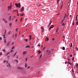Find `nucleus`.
Wrapping results in <instances>:
<instances>
[{"label": "nucleus", "instance_id": "obj_1", "mask_svg": "<svg viewBox=\"0 0 78 78\" xmlns=\"http://www.w3.org/2000/svg\"><path fill=\"white\" fill-rule=\"evenodd\" d=\"M11 8H12V5L11 3L10 6H9L8 7V10L9 11V10H10V9H11Z\"/></svg>", "mask_w": 78, "mask_h": 78}, {"label": "nucleus", "instance_id": "obj_2", "mask_svg": "<svg viewBox=\"0 0 78 78\" xmlns=\"http://www.w3.org/2000/svg\"><path fill=\"white\" fill-rule=\"evenodd\" d=\"M18 69H19V70H24L25 68L23 67H20L19 66L17 68Z\"/></svg>", "mask_w": 78, "mask_h": 78}, {"label": "nucleus", "instance_id": "obj_3", "mask_svg": "<svg viewBox=\"0 0 78 78\" xmlns=\"http://www.w3.org/2000/svg\"><path fill=\"white\" fill-rule=\"evenodd\" d=\"M53 27H54V26H53V25H51L49 29V30H51V28H53Z\"/></svg>", "mask_w": 78, "mask_h": 78}, {"label": "nucleus", "instance_id": "obj_4", "mask_svg": "<svg viewBox=\"0 0 78 78\" xmlns=\"http://www.w3.org/2000/svg\"><path fill=\"white\" fill-rule=\"evenodd\" d=\"M21 12H23L24 11V7H22L21 9Z\"/></svg>", "mask_w": 78, "mask_h": 78}, {"label": "nucleus", "instance_id": "obj_5", "mask_svg": "<svg viewBox=\"0 0 78 78\" xmlns=\"http://www.w3.org/2000/svg\"><path fill=\"white\" fill-rule=\"evenodd\" d=\"M30 48V45H28L26 47V48Z\"/></svg>", "mask_w": 78, "mask_h": 78}, {"label": "nucleus", "instance_id": "obj_6", "mask_svg": "<svg viewBox=\"0 0 78 78\" xmlns=\"http://www.w3.org/2000/svg\"><path fill=\"white\" fill-rule=\"evenodd\" d=\"M42 54H41L40 55V56L39 58V59H41V58H42Z\"/></svg>", "mask_w": 78, "mask_h": 78}, {"label": "nucleus", "instance_id": "obj_7", "mask_svg": "<svg viewBox=\"0 0 78 78\" xmlns=\"http://www.w3.org/2000/svg\"><path fill=\"white\" fill-rule=\"evenodd\" d=\"M67 17V14H65V16L63 19V20H65V17Z\"/></svg>", "mask_w": 78, "mask_h": 78}, {"label": "nucleus", "instance_id": "obj_8", "mask_svg": "<svg viewBox=\"0 0 78 78\" xmlns=\"http://www.w3.org/2000/svg\"><path fill=\"white\" fill-rule=\"evenodd\" d=\"M41 29L42 32H43L44 31V28L42 26L41 27Z\"/></svg>", "mask_w": 78, "mask_h": 78}, {"label": "nucleus", "instance_id": "obj_9", "mask_svg": "<svg viewBox=\"0 0 78 78\" xmlns=\"http://www.w3.org/2000/svg\"><path fill=\"white\" fill-rule=\"evenodd\" d=\"M17 37V33H16L15 34V39H14V40H16V37Z\"/></svg>", "mask_w": 78, "mask_h": 78}, {"label": "nucleus", "instance_id": "obj_10", "mask_svg": "<svg viewBox=\"0 0 78 78\" xmlns=\"http://www.w3.org/2000/svg\"><path fill=\"white\" fill-rule=\"evenodd\" d=\"M45 42H46V41H48V37H46V38L45 39Z\"/></svg>", "mask_w": 78, "mask_h": 78}, {"label": "nucleus", "instance_id": "obj_11", "mask_svg": "<svg viewBox=\"0 0 78 78\" xmlns=\"http://www.w3.org/2000/svg\"><path fill=\"white\" fill-rule=\"evenodd\" d=\"M42 53V52H41V51L40 50H39L38 51V53L39 55H40V53Z\"/></svg>", "mask_w": 78, "mask_h": 78}, {"label": "nucleus", "instance_id": "obj_12", "mask_svg": "<svg viewBox=\"0 0 78 78\" xmlns=\"http://www.w3.org/2000/svg\"><path fill=\"white\" fill-rule=\"evenodd\" d=\"M29 40L31 41V35L29 36Z\"/></svg>", "mask_w": 78, "mask_h": 78}, {"label": "nucleus", "instance_id": "obj_13", "mask_svg": "<svg viewBox=\"0 0 78 78\" xmlns=\"http://www.w3.org/2000/svg\"><path fill=\"white\" fill-rule=\"evenodd\" d=\"M27 53V51H24L23 52V54L25 55V54H26Z\"/></svg>", "mask_w": 78, "mask_h": 78}, {"label": "nucleus", "instance_id": "obj_14", "mask_svg": "<svg viewBox=\"0 0 78 78\" xmlns=\"http://www.w3.org/2000/svg\"><path fill=\"white\" fill-rule=\"evenodd\" d=\"M25 67H26L27 66V63H25Z\"/></svg>", "mask_w": 78, "mask_h": 78}, {"label": "nucleus", "instance_id": "obj_15", "mask_svg": "<svg viewBox=\"0 0 78 78\" xmlns=\"http://www.w3.org/2000/svg\"><path fill=\"white\" fill-rule=\"evenodd\" d=\"M59 0H57V3H59Z\"/></svg>", "mask_w": 78, "mask_h": 78}, {"label": "nucleus", "instance_id": "obj_16", "mask_svg": "<svg viewBox=\"0 0 78 78\" xmlns=\"http://www.w3.org/2000/svg\"><path fill=\"white\" fill-rule=\"evenodd\" d=\"M3 36L4 37V39H6V37H5L6 35H3Z\"/></svg>", "mask_w": 78, "mask_h": 78}, {"label": "nucleus", "instance_id": "obj_17", "mask_svg": "<svg viewBox=\"0 0 78 78\" xmlns=\"http://www.w3.org/2000/svg\"><path fill=\"white\" fill-rule=\"evenodd\" d=\"M9 42H8L7 43V46L8 47L9 46Z\"/></svg>", "mask_w": 78, "mask_h": 78}, {"label": "nucleus", "instance_id": "obj_18", "mask_svg": "<svg viewBox=\"0 0 78 78\" xmlns=\"http://www.w3.org/2000/svg\"><path fill=\"white\" fill-rule=\"evenodd\" d=\"M52 21H50V23H49V26H50V25H51V23H52Z\"/></svg>", "mask_w": 78, "mask_h": 78}, {"label": "nucleus", "instance_id": "obj_19", "mask_svg": "<svg viewBox=\"0 0 78 78\" xmlns=\"http://www.w3.org/2000/svg\"><path fill=\"white\" fill-rule=\"evenodd\" d=\"M15 5L16 6V8H18V4L17 3Z\"/></svg>", "mask_w": 78, "mask_h": 78}, {"label": "nucleus", "instance_id": "obj_20", "mask_svg": "<svg viewBox=\"0 0 78 78\" xmlns=\"http://www.w3.org/2000/svg\"><path fill=\"white\" fill-rule=\"evenodd\" d=\"M5 32H4V35H6V30H5Z\"/></svg>", "mask_w": 78, "mask_h": 78}, {"label": "nucleus", "instance_id": "obj_21", "mask_svg": "<svg viewBox=\"0 0 78 78\" xmlns=\"http://www.w3.org/2000/svg\"><path fill=\"white\" fill-rule=\"evenodd\" d=\"M71 48L72 47V43H70V46Z\"/></svg>", "mask_w": 78, "mask_h": 78}, {"label": "nucleus", "instance_id": "obj_22", "mask_svg": "<svg viewBox=\"0 0 78 78\" xmlns=\"http://www.w3.org/2000/svg\"><path fill=\"white\" fill-rule=\"evenodd\" d=\"M24 41H25V42H27V41H28V39H27V38H26V39H24Z\"/></svg>", "mask_w": 78, "mask_h": 78}, {"label": "nucleus", "instance_id": "obj_23", "mask_svg": "<svg viewBox=\"0 0 78 78\" xmlns=\"http://www.w3.org/2000/svg\"><path fill=\"white\" fill-rule=\"evenodd\" d=\"M18 6L19 8H20V3L18 4Z\"/></svg>", "mask_w": 78, "mask_h": 78}, {"label": "nucleus", "instance_id": "obj_24", "mask_svg": "<svg viewBox=\"0 0 78 78\" xmlns=\"http://www.w3.org/2000/svg\"><path fill=\"white\" fill-rule=\"evenodd\" d=\"M11 32L10 31H9V33H8V34H11Z\"/></svg>", "mask_w": 78, "mask_h": 78}, {"label": "nucleus", "instance_id": "obj_25", "mask_svg": "<svg viewBox=\"0 0 78 78\" xmlns=\"http://www.w3.org/2000/svg\"><path fill=\"white\" fill-rule=\"evenodd\" d=\"M62 50H65V47H63Z\"/></svg>", "mask_w": 78, "mask_h": 78}, {"label": "nucleus", "instance_id": "obj_26", "mask_svg": "<svg viewBox=\"0 0 78 78\" xmlns=\"http://www.w3.org/2000/svg\"><path fill=\"white\" fill-rule=\"evenodd\" d=\"M4 22H5V23H7V22H7V21H6V20H4Z\"/></svg>", "mask_w": 78, "mask_h": 78}, {"label": "nucleus", "instance_id": "obj_27", "mask_svg": "<svg viewBox=\"0 0 78 78\" xmlns=\"http://www.w3.org/2000/svg\"><path fill=\"white\" fill-rule=\"evenodd\" d=\"M16 53H17V52H16V53L13 55V56H16Z\"/></svg>", "mask_w": 78, "mask_h": 78}, {"label": "nucleus", "instance_id": "obj_28", "mask_svg": "<svg viewBox=\"0 0 78 78\" xmlns=\"http://www.w3.org/2000/svg\"><path fill=\"white\" fill-rule=\"evenodd\" d=\"M11 25H12V24H11V23H9V26L11 27Z\"/></svg>", "mask_w": 78, "mask_h": 78}, {"label": "nucleus", "instance_id": "obj_29", "mask_svg": "<svg viewBox=\"0 0 78 78\" xmlns=\"http://www.w3.org/2000/svg\"><path fill=\"white\" fill-rule=\"evenodd\" d=\"M75 49H76L77 51H78V48L77 47H75Z\"/></svg>", "mask_w": 78, "mask_h": 78}, {"label": "nucleus", "instance_id": "obj_30", "mask_svg": "<svg viewBox=\"0 0 78 78\" xmlns=\"http://www.w3.org/2000/svg\"><path fill=\"white\" fill-rule=\"evenodd\" d=\"M58 30H59L58 29V28H57L56 30V33H58Z\"/></svg>", "mask_w": 78, "mask_h": 78}, {"label": "nucleus", "instance_id": "obj_31", "mask_svg": "<svg viewBox=\"0 0 78 78\" xmlns=\"http://www.w3.org/2000/svg\"><path fill=\"white\" fill-rule=\"evenodd\" d=\"M14 48V47H13L12 48H11V49L12 50H13Z\"/></svg>", "mask_w": 78, "mask_h": 78}, {"label": "nucleus", "instance_id": "obj_32", "mask_svg": "<svg viewBox=\"0 0 78 78\" xmlns=\"http://www.w3.org/2000/svg\"><path fill=\"white\" fill-rule=\"evenodd\" d=\"M48 54H50V51H49L47 53Z\"/></svg>", "mask_w": 78, "mask_h": 78}, {"label": "nucleus", "instance_id": "obj_33", "mask_svg": "<svg viewBox=\"0 0 78 78\" xmlns=\"http://www.w3.org/2000/svg\"><path fill=\"white\" fill-rule=\"evenodd\" d=\"M8 65H9L8 66H9V67H11V66H10V64L9 63Z\"/></svg>", "mask_w": 78, "mask_h": 78}, {"label": "nucleus", "instance_id": "obj_34", "mask_svg": "<svg viewBox=\"0 0 78 78\" xmlns=\"http://www.w3.org/2000/svg\"><path fill=\"white\" fill-rule=\"evenodd\" d=\"M9 20H11V16L9 17Z\"/></svg>", "mask_w": 78, "mask_h": 78}, {"label": "nucleus", "instance_id": "obj_35", "mask_svg": "<svg viewBox=\"0 0 78 78\" xmlns=\"http://www.w3.org/2000/svg\"><path fill=\"white\" fill-rule=\"evenodd\" d=\"M24 15V13H23V14H21L20 15V16H23V15Z\"/></svg>", "mask_w": 78, "mask_h": 78}, {"label": "nucleus", "instance_id": "obj_36", "mask_svg": "<svg viewBox=\"0 0 78 78\" xmlns=\"http://www.w3.org/2000/svg\"><path fill=\"white\" fill-rule=\"evenodd\" d=\"M74 23H74V22H73V24H72L73 25H74Z\"/></svg>", "mask_w": 78, "mask_h": 78}, {"label": "nucleus", "instance_id": "obj_37", "mask_svg": "<svg viewBox=\"0 0 78 78\" xmlns=\"http://www.w3.org/2000/svg\"><path fill=\"white\" fill-rule=\"evenodd\" d=\"M76 25H78V21H77L76 23Z\"/></svg>", "mask_w": 78, "mask_h": 78}, {"label": "nucleus", "instance_id": "obj_38", "mask_svg": "<svg viewBox=\"0 0 78 78\" xmlns=\"http://www.w3.org/2000/svg\"><path fill=\"white\" fill-rule=\"evenodd\" d=\"M69 64V62H65V64Z\"/></svg>", "mask_w": 78, "mask_h": 78}, {"label": "nucleus", "instance_id": "obj_39", "mask_svg": "<svg viewBox=\"0 0 78 78\" xmlns=\"http://www.w3.org/2000/svg\"><path fill=\"white\" fill-rule=\"evenodd\" d=\"M33 55H31V56H30V58H33Z\"/></svg>", "mask_w": 78, "mask_h": 78}, {"label": "nucleus", "instance_id": "obj_40", "mask_svg": "<svg viewBox=\"0 0 78 78\" xmlns=\"http://www.w3.org/2000/svg\"><path fill=\"white\" fill-rule=\"evenodd\" d=\"M4 42H5V43H6V39L5 40V41H4Z\"/></svg>", "mask_w": 78, "mask_h": 78}, {"label": "nucleus", "instance_id": "obj_41", "mask_svg": "<svg viewBox=\"0 0 78 78\" xmlns=\"http://www.w3.org/2000/svg\"><path fill=\"white\" fill-rule=\"evenodd\" d=\"M7 53L8 55V54H9V53H10V52H7Z\"/></svg>", "mask_w": 78, "mask_h": 78}, {"label": "nucleus", "instance_id": "obj_42", "mask_svg": "<svg viewBox=\"0 0 78 78\" xmlns=\"http://www.w3.org/2000/svg\"><path fill=\"white\" fill-rule=\"evenodd\" d=\"M16 31H17L18 30V29H17V28L16 29Z\"/></svg>", "mask_w": 78, "mask_h": 78}, {"label": "nucleus", "instance_id": "obj_43", "mask_svg": "<svg viewBox=\"0 0 78 78\" xmlns=\"http://www.w3.org/2000/svg\"><path fill=\"white\" fill-rule=\"evenodd\" d=\"M63 21H64V20H63L62 21V22H61V23H63Z\"/></svg>", "mask_w": 78, "mask_h": 78}, {"label": "nucleus", "instance_id": "obj_44", "mask_svg": "<svg viewBox=\"0 0 78 78\" xmlns=\"http://www.w3.org/2000/svg\"><path fill=\"white\" fill-rule=\"evenodd\" d=\"M22 19H23V18H21V19H20L21 22H22Z\"/></svg>", "mask_w": 78, "mask_h": 78}, {"label": "nucleus", "instance_id": "obj_45", "mask_svg": "<svg viewBox=\"0 0 78 78\" xmlns=\"http://www.w3.org/2000/svg\"><path fill=\"white\" fill-rule=\"evenodd\" d=\"M8 54L7 53L5 54V56H7V55H8Z\"/></svg>", "mask_w": 78, "mask_h": 78}, {"label": "nucleus", "instance_id": "obj_46", "mask_svg": "<svg viewBox=\"0 0 78 78\" xmlns=\"http://www.w3.org/2000/svg\"><path fill=\"white\" fill-rule=\"evenodd\" d=\"M72 72H73H73H74V71H73V69H72Z\"/></svg>", "mask_w": 78, "mask_h": 78}, {"label": "nucleus", "instance_id": "obj_47", "mask_svg": "<svg viewBox=\"0 0 78 78\" xmlns=\"http://www.w3.org/2000/svg\"><path fill=\"white\" fill-rule=\"evenodd\" d=\"M16 63H17L18 62V61H17V60H16Z\"/></svg>", "mask_w": 78, "mask_h": 78}, {"label": "nucleus", "instance_id": "obj_48", "mask_svg": "<svg viewBox=\"0 0 78 78\" xmlns=\"http://www.w3.org/2000/svg\"><path fill=\"white\" fill-rule=\"evenodd\" d=\"M30 67L29 66L27 67V69H29V68H30Z\"/></svg>", "mask_w": 78, "mask_h": 78}, {"label": "nucleus", "instance_id": "obj_49", "mask_svg": "<svg viewBox=\"0 0 78 78\" xmlns=\"http://www.w3.org/2000/svg\"><path fill=\"white\" fill-rule=\"evenodd\" d=\"M17 16H19V13H17Z\"/></svg>", "mask_w": 78, "mask_h": 78}, {"label": "nucleus", "instance_id": "obj_50", "mask_svg": "<svg viewBox=\"0 0 78 78\" xmlns=\"http://www.w3.org/2000/svg\"><path fill=\"white\" fill-rule=\"evenodd\" d=\"M14 37V34H13V35L12 36V37Z\"/></svg>", "mask_w": 78, "mask_h": 78}, {"label": "nucleus", "instance_id": "obj_51", "mask_svg": "<svg viewBox=\"0 0 78 78\" xmlns=\"http://www.w3.org/2000/svg\"><path fill=\"white\" fill-rule=\"evenodd\" d=\"M72 60H74V57H73V58Z\"/></svg>", "mask_w": 78, "mask_h": 78}, {"label": "nucleus", "instance_id": "obj_52", "mask_svg": "<svg viewBox=\"0 0 78 78\" xmlns=\"http://www.w3.org/2000/svg\"><path fill=\"white\" fill-rule=\"evenodd\" d=\"M64 23H63V24H62V26H64Z\"/></svg>", "mask_w": 78, "mask_h": 78}, {"label": "nucleus", "instance_id": "obj_53", "mask_svg": "<svg viewBox=\"0 0 78 78\" xmlns=\"http://www.w3.org/2000/svg\"><path fill=\"white\" fill-rule=\"evenodd\" d=\"M3 51H5V49H4V50H3Z\"/></svg>", "mask_w": 78, "mask_h": 78}, {"label": "nucleus", "instance_id": "obj_54", "mask_svg": "<svg viewBox=\"0 0 78 78\" xmlns=\"http://www.w3.org/2000/svg\"><path fill=\"white\" fill-rule=\"evenodd\" d=\"M2 38L1 37H0V40H2Z\"/></svg>", "mask_w": 78, "mask_h": 78}, {"label": "nucleus", "instance_id": "obj_55", "mask_svg": "<svg viewBox=\"0 0 78 78\" xmlns=\"http://www.w3.org/2000/svg\"><path fill=\"white\" fill-rule=\"evenodd\" d=\"M45 47H44L43 49V50H44V49H45Z\"/></svg>", "mask_w": 78, "mask_h": 78}, {"label": "nucleus", "instance_id": "obj_56", "mask_svg": "<svg viewBox=\"0 0 78 78\" xmlns=\"http://www.w3.org/2000/svg\"><path fill=\"white\" fill-rule=\"evenodd\" d=\"M76 20H77V16L76 17Z\"/></svg>", "mask_w": 78, "mask_h": 78}, {"label": "nucleus", "instance_id": "obj_57", "mask_svg": "<svg viewBox=\"0 0 78 78\" xmlns=\"http://www.w3.org/2000/svg\"><path fill=\"white\" fill-rule=\"evenodd\" d=\"M70 57H72V54H71V55H70Z\"/></svg>", "mask_w": 78, "mask_h": 78}, {"label": "nucleus", "instance_id": "obj_58", "mask_svg": "<svg viewBox=\"0 0 78 78\" xmlns=\"http://www.w3.org/2000/svg\"><path fill=\"white\" fill-rule=\"evenodd\" d=\"M13 51V50H11L10 51H11V52H12Z\"/></svg>", "mask_w": 78, "mask_h": 78}, {"label": "nucleus", "instance_id": "obj_59", "mask_svg": "<svg viewBox=\"0 0 78 78\" xmlns=\"http://www.w3.org/2000/svg\"><path fill=\"white\" fill-rule=\"evenodd\" d=\"M27 61V58H26V61Z\"/></svg>", "mask_w": 78, "mask_h": 78}, {"label": "nucleus", "instance_id": "obj_60", "mask_svg": "<svg viewBox=\"0 0 78 78\" xmlns=\"http://www.w3.org/2000/svg\"><path fill=\"white\" fill-rule=\"evenodd\" d=\"M16 12H17V13H18V10H16Z\"/></svg>", "mask_w": 78, "mask_h": 78}, {"label": "nucleus", "instance_id": "obj_61", "mask_svg": "<svg viewBox=\"0 0 78 78\" xmlns=\"http://www.w3.org/2000/svg\"><path fill=\"white\" fill-rule=\"evenodd\" d=\"M48 51V50L46 51V52L47 53Z\"/></svg>", "mask_w": 78, "mask_h": 78}, {"label": "nucleus", "instance_id": "obj_62", "mask_svg": "<svg viewBox=\"0 0 78 78\" xmlns=\"http://www.w3.org/2000/svg\"><path fill=\"white\" fill-rule=\"evenodd\" d=\"M6 62V61L5 60H4V62L5 63V62Z\"/></svg>", "mask_w": 78, "mask_h": 78}, {"label": "nucleus", "instance_id": "obj_63", "mask_svg": "<svg viewBox=\"0 0 78 78\" xmlns=\"http://www.w3.org/2000/svg\"><path fill=\"white\" fill-rule=\"evenodd\" d=\"M54 40H55V39L54 38H53L52 39V41H54Z\"/></svg>", "mask_w": 78, "mask_h": 78}, {"label": "nucleus", "instance_id": "obj_64", "mask_svg": "<svg viewBox=\"0 0 78 78\" xmlns=\"http://www.w3.org/2000/svg\"><path fill=\"white\" fill-rule=\"evenodd\" d=\"M16 22H17V19H16Z\"/></svg>", "mask_w": 78, "mask_h": 78}]
</instances>
